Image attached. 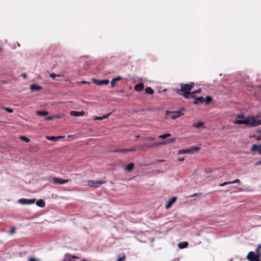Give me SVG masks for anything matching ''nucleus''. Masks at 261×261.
<instances>
[{"mask_svg":"<svg viewBox=\"0 0 261 261\" xmlns=\"http://www.w3.org/2000/svg\"><path fill=\"white\" fill-rule=\"evenodd\" d=\"M235 124H245L249 127H254L261 124V119H258V117L250 116L245 119H236Z\"/></svg>","mask_w":261,"mask_h":261,"instance_id":"f257e3e1","label":"nucleus"},{"mask_svg":"<svg viewBox=\"0 0 261 261\" xmlns=\"http://www.w3.org/2000/svg\"><path fill=\"white\" fill-rule=\"evenodd\" d=\"M194 87V83L192 82L190 84H181L180 89H177L176 93L183 96L185 98H188V95Z\"/></svg>","mask_w":261,"mask_h":261,"instance_id":"f03ea898","label":"nucleus"},{"mask_svg":"<svg viewBox=\"0 0 261 261\" xmlns=\"http://www.w3.org/2000/svg\"><path fill=\"white\" fill-rule=\"evenodd\" d=\"M184 113H181L180 111L170 112L166 111V117L172 119H175L180 116L182 115Z\"/></svg>","mask_w":261,"mask_h":261,"instance_id":"7ed1b4c3","label":"nucleus"},{"mask_svg":"<svg viewBox=\"0 0 261 261\" xmlns=\"http://www.w3.org/2000/svg\"><path fill=\"white\" fill-rule=\"evenodd\" d=\"M106 182L103 179L100 180H89L87 181V186L94 188H98L100 185Z\"/></svg>","mask_w":261,"mask_h":261,"instance_id":"20e7f679","label":"nucleus"},{"mask_svg":"<svg viewBox=\"0 0 261 261\" xmlns=\"http://www.w3.org/2000/svg\"><path fill=\"white\" fill-rule=\"evenodd\" d=\"M247 258L249 261H261L258 255L253 251H250L248 253Z\"/></svg>","mask_w":261,"mask_h":261,"instance_id":"39448f33","label":"nucleus"},{"mask_svg":"<svg viewBox=\"0 0 261 261\" xmlns=\"http://www.w3.org/2000/svg\"><path fill=\"white\" fill-rule=\"evenodd\" d=\"M52 180L53 183L56 185H62L67 183L69 181V179H63L57 177H54Z\"/></svg>","mask_w":261,"mask_h":261,"instance_id":"423d86ee","label":"nucleus"},{"mask_svg":"<svg viewBox=\"0 0 261 261\" xmlns=\"http://www.w3.org/2000/svg\"><path fill=\"white\" fill-rule=\"evenodd\" d=\"M36 199H28L25 198H21L18 200V202L22 204H31L35 203Z\"/></svg>","mask_w":261,"mask_h":261,"instance_id":"0eeeda50","label":"nucleus"},{"mask_svg":"<svg viewBox=\"0 0 261 261\" xmlns=\"http://www.w3.org/2000/svg\"><path fill=\"white\" fill-rule=\"evenodd\" d=\"M251 151L252 152L257 151L259 154H261V144H253L251 148Z\"/></svg>","mask_w":261,"mask_h":261,"instance_id":"6e6552de","label":"nucleus"},{"mask_svg":"<svg viewBox=\"0 0 261 261\" xmlns=\"http://www.w3.org/2000/svg\"><path fill=\"white\" fill-rule=\"evenodd\" d=\"M176 200H177V198L175 197H173L171 199H170L168 200L167 204L166 205V206H165L166 208V209L170 208L171 207L172 205L176 201Z\"/></svg>","mask_w":261,"mask_h":261,"instance_id":"1a4fd4ad","label":"nucleus"},{"mask_svg":"<svg viewBox=\"0 0 261 261\" xmlns=\"http://www.w3.org/2000/svg\"><path fill=\"white\" fill-rule=\"evenodd\" d=\"M70 115L71 116H74L76 117L83 116L85 115V112H84V111H82L80 112L72 111L70 112Z\"/></svg>","mask_w":261,"mask_h":261,"instance_id":"9d476101","label":"nucleus"},{"mask_svg":"<svg viewBox=\"0 0 261 261\" xmlns=\"http://www.w3.org/2000/svg\"><path fill=\"white\" fill-rule=\"evenodd\" d=\"M63 138H64V137L62 136H57V137H54V136H46V138L47 140L52 141H57L59 140V139Z\"/></svg>","mask_w":261,"mask_h":261,"instance_id":"9b49d317","label":"nucleus"},{"mask_svg":"<svg viewBox=\"0 0 261 261\" xmlns=\"http://www.w3.org/2000/svg\"><path fill=\"white\" fill-rule=\"evenodd\" d=\"M234 183L241 184V181H240V179H236L234 181H225V182H223L222 184H220L219 185V186H221V187H223V186H224L228 185V184H234Z\"/></svg>","mask_w":261,"mask_h":261,"instance_id":"f8f14e48","label":"nucleus"},{"mask_svg":"<svg viewBox=\"0 0 261 261\" xmlns=\"http://www.w3.org/2000/svg\"><path fill=\"white\" fill-rule=\"evenodd\" d=\"M111 114V113H110L107 114L106 115H103L101 117V116H95L93 118V120H102L104 119L108 118Z\"/></svg>","mask_w":261,"mask_h":261,"instance_id":"ddd939ff","label":"nucleus"},{"mask_svg":"<svg viewBox=\"0 0 261 261\" xmlns=\"http://www.w3.org/2000/svg\"><path fill=\"white\" fill-rule=\"evenodd\" d=\"M163 143H161V142H155V143H154L151 145H146V147L148 148H154V147H156L157 146H161V145H163Z\"/></svg>","mask_w":261,"mask_h":261,"instance_id":"4468645a","label":"nucleus"},{"mask_svg":"<svg viewBox=\"0 0 261 261\" xmlns=\"http://www.w3.org/2000/svg\"><path fill=\"white\" fill-rule=\"evenodd\" d=\"M94 81L98 85H102L103 84L108 85L109 83V81L108 80H101V81L94 80Z\"/></svg>","mask_w":261,"mask_h":261,"instance_id":"2eb2a0df","label":"nucleus"},{"mask_svg":"<svg viewBox=\"0 0 261 261\" xmlns=\"http://www.w3.org/2000/svg\"><path fill=\"white\" fill-rule=\"evenodd\" d=\"M121 79L122 77L121 76H117L115 78L113 79L111 82V87L112 88H114L116 85V82L121 80Z\"/></svg>","mask_w":261,"mask_h":261,"instance_id":"dca6fc26","label":"nucleus"},{"mask_svg":"<svg viewBox=\"0 0 261 261\" xmlns=\"http://www.w3.org/2000/svg\"><path fill=\"white\" fill-rule=\"evenodd\" d=\"M30 89L33 91H40L42 89V87L36 84L31 85Z\"/></svg>","mask_w":261,"mask_h":261,"instance_id":"f3484780","label":"nucleus"},{"mask_svg":"<svg viewBox=\"0 0 261 261\" xmlns=\"http://www.w3.org/2000/svg\"><path fill=\"white\" fill-rule=\"evenodd\" d=\"M144 88V85L143 83L138 84L135 86L134 89L136 91H141Z\"/></svg>","mask_w":261,"mask_h":261,"instance_id":"a211bd4d","label":"nucleus"},{"mask_svg":"<svg viewBox=\"0 0 261 261\" xmlns=\"http://www.w3.org/2000/svg\"><path fill=\"white\" fill-rule=\"evenodd\" d=\"M134 168V163H130L126 166V167L125 168V170L126 171L130 172L133 170Z\"/></svg>","mask_w":261,"mask_h":261,"instance_id":"6ab92c4d","label":"nucleus"},{"mask_svg":"<svg viewBox=\"0 0 261 261\" xmlns=\"http://www.w3.org/2000/svg\"><path fill=\"white\" fill-rule=\"evenodd\" d=\"M36 204L40 207H44L45 205V202L43 200L39 199L36 202Z\"/></svg>","mask_w":261,"mask_h":261,"instance_id":"aec40b11","label":"nucleus"},{"mask_svg":"<svg viewBox=\"0 0 261 261\" xmlns=\"http://www.w3.org/2000/svg\"><path fill=\"white\" fill-rule=\"evenodd\" d=\"M175 141V139L174 138H169L165 141H161V143H163V145H166L167 144L172 143Z\"/></svg>","mask_w":261,"mask_h":261,"instance_id":"412c9836","label":"nucleus"},{"mask_svg":"<svg viewBox=\"0 0 261 261\" xmlns=\"http://www.w3.org/2000/svg\"><path fill=\"white\" fill-rule=\"evenodd\" d=\"M48 112L46 111H37L36 114L37 115L44 116L48 114Z\"/></svg>","mask_w":261,"mask_h":261,"instance_id":"4be33fe9","label":"nucleus"},{"mask_svg":"<svg viewBox=\"0 0 261 261\" xmlns=\"http://www.w3.org/2000/svg\"><path fill=\"white\" fill-rule=\"evenodd\" d=\"M200 149V147L197 146H193L190 148H189L188 150L190 151L189 153H193L195 151L199 150Z\"/></svg>","mask_w":261,"mask_h":261,"instance_id":"5701e85b","label":"nucleus"},{"mask_svg":"<svg viewBox=\"0 0 261 261\" xmlns=\"http://www.w3.org/2000/svg\"><path fill=\"white\" fill-rule=\"evenodd\" d=\"M203 102H204V98L203 97L201 96L199 97H197L196 98V100L194 102V103L196 105V104H198L199 102L202 103Z\"/></svg>","mask_w":261,"mask_h":261,"instance_id":"b1692460","label":"nucleus"},{"mask_svg":"<svg viewBox=\"0 0 261 261\" xmlns=\"http://www.w3.org/2000/svg\"><path fill=\"white\" fill-rule=\"evenodd\" d=\"M256 254L258 255V257L261 259V245H259L255 249Z\"/></svg>","mask_w":261,"mask_h":261,"instance_id":"393cba45","label":"nucleus"},{"mask_svg":"<svg viewBox=\"0 0 261 261\" xmlns=\"http://www.w3.org/2000/svg\"><path fill=\"white\" fill-rule=\"evenodd\" d=\"M145 92L149 94H153L154 90L151 87H147L145 89Z\"/></svg>","mask_w":261,"mask_h":261,"instance_id":"a878e982","label":"nucleus"},{"mask_svg":"<svg viewBox=\"0 0 261 261\" xmlns=\"http://www.w3.org/2000/svg\"><path fill=\"white\" fill-rule=\"evenodd\" d=\"M188 243L187 242H185L183 243H180L178 244V247L180 248H184L188 246Z\"/></svg>","mask_w":261,"mask_h":261,"instance_id":"bb28decb","label":"nucleus"},{"mask_svg":"<svg viewBox=\"0 0 261 261\" xmlns=\"http://www.w3.org/2000/svg\"><path fill=\"white\" fill-rule=\"evenodd\" d=\"M190 151L188 150V149H181L178 150V154H185V153H189Z\"/></svg>","mask_w":261,"mask_h":261,"instance_id":"cd10ccee","label":"nucleus"},{"mask_svg":"<svg viewBox=\"0 0 261 261\" xmlns=\"http://www.w3.org/2000/svg\"><path fill=\"white\" fill-rule=\"evenodd\" d=\"M213 98L210 96H207L204 99V102H205L206 104H208L211 102Z\"/></svg>","mask_w":261,"mask_h":261,"instance_id":"c85d7f7f","label":"nucleus"},{"mask_svg":"<svg viewBox=\"0 0 261 261\" xmlns=\"http://www.w3.org/2000/svg\"><path fill=\"white\" fill-rule=\"evenodd\" d=\"M188 98H185L186 99H190V98H193V99H195L196 100V98H197L195 96V94H194L192 92H190L189 93V95H188Z\"/></svg>","mask_w":261,"mask_h":261,"instance_id":"c756f323","label":"nucleus"},{"mask_svg":"<svg viewBox=\"0 0 261 261\" xmlns=\"http://www.w3.org/2000/svg\"><path fill=\"white\" fill-rule=\"evenodd\" d=\"M203 125V123L202 122H199L198 123H196L194 124V126L196 128L201 127Z\"/></svg>","mask_w":261,"mask_h":261,"instance_id":"7c9ffc66","label":"nucleus"},{"mask_svg":"<svg viewBox=\"0 0 261 261\" xmlns=\"http://www.w3.org/2000/svg\"><path fill=\"white\" fill-rule=\"evenodd\" d=\"M20 139L21 140H22V141H24L25 142H27V143H28V142H29L30 141V139H29L28 138H27L26 137L23 136H20Z\"/></svg>","mask_w":261,"mask_h":261,"instance_id":"2f4dec72","label":"nucleus"},{"mask_svg":"<svg viewBox=\"0 0 261 261\" xmlns=\"http://www.w3.org/2000/svg\"><path fill=\"white\" fill-rule=\"evenodd\" d=\"M127 151V149H115L114 150L115 152H125Z\"/></svg>","mask_w":261,"mask_h":261,"instance_id":"473e14b6","label":"nucleus"},{"mask_svg":"<svg viewBox=\"0 0 261 261\" xmlns=\"http://www.w3.org/2000/svg\"><path fill=\"white\" fill-rule=\"evenodd\" d=\"M125 258V255L123 254L122 256L118 257L116 261H124Z\"/></svg>","mask_w":261,"mask_h":261,"instance_id":"72a5a7b5","label":"nucleus"},{"mask_svg":"<svg viewBox=\"0 0 261 261\" xmlns=\"http://www.w3.org/2000/svg\"><path fill=\"white\" fill-rule=\"evenodd\" d=\"M15 231H16L15 227H12V228H11V230L9 232V234L10 235H12V234H14V233H15Z\"/></svg>","mask_w":261,"mask_h":261,"instance_id":"f704fd0d","label":"nucleus"},{"mask_svg":"<svg viewBox=\"0 0 261 261\" xmlns=\"http://www.w3.org/2000/svg\"><path fill=\"white\" fill-rule=\"evenodd\" d=\"M50 76L53 78V79H54L56 76H60V75L59 74V75H57L54 73H52L50 74Z\"/></svg>","mask_w":261,"mask_h":261,"instance_id":"c9c22d12","label":"nucleus"},{"mask_svg":"<svg viewBox=\"0 0 261 261\" xmlns=\"http://www.w3.org/2000/svg\"><path fill=\"white\" fill-rule=\"evenodd\" d=\"M4 109L9 113H12L13 112V110L11 109L8 108H5Z\"/></svg>","mask_w":261,"mask_h":261,"instance_id":"e433bc0d","label":"nucleus"},{"mask_svg":"<svg viewBox=\"0 0 261 261\" xmlns=\"http://www.w3.org/2000/svg\"><path fill=\"white\" fill-rule=\"evenodd\" d=\"M29 261H39V259L34 257H30Z\"/></svg>","mask_w":261,"mask_h":261,"instance_id":"4c0bfd02","label":"nucleus"},{"mask_svg":"<svg viewBox=\"0 0 261 261\" xmlns=\"http://www.w3.org/2000/svg\"><path fill=\"white\" fill-rule=\"evenodd\" d=\"M245 119L242 115H239L237 116V119Z\"/></svg>","mask_w":261,"mask_h":261,"instance_id":"58836bf2","label":"nucleus"},{"mask_svg":"<svg viewBox=\"0 0 261 261\" xmlns=\"http://www.w3.org/2000/svg\"><path fill=\"white\" fill-rule=\"evenodd\" d=\"M54 118V116H49L46 117L45 119L47 120H51L53 119Z\"/></svg>","mask_w":261,"mask_h":261,"instance_id":"ea45409f","label":"nucleus"},{"mask_svg":"<svg viewBox=\"0 0 261 261\" xmlns=\"http://www.w3.org/2000/svg\"><path fill=\"white\" fill-rule=\"evenodd\" d=\"M136 150V148L134 147L127 149V151H135Z\"/></svg>","mask_w":261,"mask_h":261,"instance_id":"a19ab883","label":"nucleus"},{"mask_svg":"<svg viewBox=\"0 0 261 261\" xmlns=\"http://www.w3.org/2000/svg\"><path fill=\"white\" fill-rule=\"evenodd\" d=\"M201 89H200V88H199L198 90H195V91H193V92H193L194 94H197V93H200L201 92Z\"/></svg>","mask_w":261,"mask_h":261,"instance_id":"79ce46f5","label":"nucleus"},{"mask_svg":"<svg viewBox=\"0 0 261 261\" xmlns=\"http://www.w3.org/2000/svg\"><path fill=\"white\" fill-rule=\"evenodd\" d=\"M159 138H161V139H166V136H165V134H164V135H160L159 136Z\"/></svg>","mask_w":261,"mask_h":261,"instance_id":"37998d69","label":"nucleus"},{"mask_svg":"<svg viewBox=\"0 0 261 261\" xmlns=\"http://www.w3.org/2000/svg\"><path fill=\"white\" fill-rule=\"evenodd\" d=\"M146 139L148 140H150V141H154L155 140V138H154L153 137H149L146 138Z\"/></svg>","mask_w":261,"mask_h":261,"instance_id":"c03bdc74","label":"nucleus"},{"mask_svg":"<svg viewBox=\"0 0 261 261\" xmlns=\"http://www.w3.org/2000/svg\"><path fill=\"white\" fill-rule=\"evenodd\" d=\"M255 165L256 166H258V165H261V160L257 162L256 163H255Z\"/></svg>","mask_w":261,"mask_h":261,"instance_id":"a18cd8bd","label":"nucleus"},{"mask_svg":"<svg viewBox=\"0 0 261 261\" xmlns=\"http://www.w3.org/2000/svg\"><path fill=\"white\" fill-rule=\"evenodd\" d=\"M165 135L166 136V138L169 137H170V136H171V134H169V133H167V134H165Z\"/></svg>","mask_w":261,"mask_h":261,"instance_id":"49530a36","label":"nucleus"},{"mask_svg":"<svg viewBox=\"0 0 261 261\" xmlns=\"http://www.w3.org/2000/svg\"><path fill=\"white\" fill-rule=\"evenodd\" d=\"M201 194H200V193H196V194H194V195H191V197H194V196H197V195H201Z\"/></svg>","mask_w":261,"mask_h":261,"instance_id":"de8ad7c7","label":"nucleus"},{"mask_svg":"<svg viewBox=\"0 0 261 261\" xmlns=\"http://www.w3.org/2000/svg\"><path fill=\"white\" fill-rule=\"evenodd\" d=\"M165 161V160H158V162H164Z\"/></svg>","mask_w":261,"mask_h":261,"instance_id":"09e8293b","label":"nucleus"},{"mask_svg":"<svg viewBox=\"0 0 261 261\" xmlns=\"http://www.w3.org/2000/svg\"><path fill=\"white\" fill-rule=\"evenodd\" d=\"M54 116V118H61V117L59 115H55Z\"/></svg>","mask_w":261,"mask_h":261,"instance_id":"8fccbe9b","label":"nucleus"},{"mask_svg":"<svg viewBox=\"0 0 261 261\" xmlns=\"http://www.w3.org/2000/svg\"><path fill=\"white\" fill-rule=\"evenodd\" d=\"M184 160V158H182V159H178V161H183Z\"/></svg>","mask_w":261,"mask_h":261,"instance_id":"3c124183","label":"nucleus"},{"mask_svg":"<svg viewBox=\"0 0 261 261\" xmlns=\"http://www.w3.org/2000/svg\"><path fill=\"white\" fill-rule=\"evenodd\" d=\"M70 257L72 258H77L76 257H75L74 256H71V255H70Z\"/></svg>","mask_w":261,"mask_h":261,"instance_id":"603ef678","label":"nucleus"},{"mask_svg":"<svg viewBox=\"0 0 261 261\" xmlns=\"http://www.w3.org/2000/svg\"><path fill=\"white\" fill-rule=\"evenodd\" d=\"M22 76H23L24 77H25V76H26V74H22Z\"/></svg>","mask_w":261,"mask_h":261,"instance_id":"864d4df0","label":"nucleus"},{"mask_svg":"<svg viewBox=\"0 0 261 261\" xmlns=\"http://www.w3.org/2000/svg\"><path fill=\"white\" fill-rule=\"evenodd\" d=\"M257 132H258V133H260V130H258L257 131Z\"/></svg>","mask_w":261,"mask_h":261,"instance_id":"5fc2aeb1","label":"nucleus"}]
</instances>
